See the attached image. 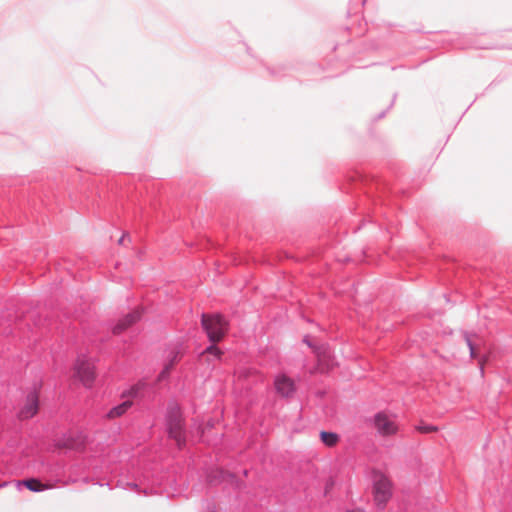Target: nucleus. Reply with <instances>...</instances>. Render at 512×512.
Masks as SVG:
<instances>
[{
	"label": "nucleus",
	"mask_w": 512,
	"mask_h": 512,
	"mask_svg": "<svg viewBox=\"0 0 512 512\" xmlns=\"http://www.w3.org/2000/svg\"><path fill=\"white\" fill-rule=\"evenodd\" d=\"M202 326L206 331L208 338L211 342L216 343L223 339L225 336L228 323L221 315H202Z\"/></svg>",
	"instance_id": "f257e3e1"
},
{
	"label": "nucleus",
	"mask_w": 512,
	"mask_h": 512,
	"mask_svg": "<svg viewBox=\"0 0 512 512\" xmlns=\"http://www.w3.org/2000/svg\"><path fill=\"white\" fill-rule=\"evenodd\" d=\"M393 484L391 480L382 473L375 474L373 479L372 494L375 504L384 508L392 497Z\"/></svg>",
	"instance_id": "f03ea898"
},
{
	"label": "nucleus",
	"mask_w": 512,
	"mask_h": 512,
	"mask_svg": "<svg viewBox=\"0 0 512 512\" xmlns=\"http://www.w3.org/2000/svg\"><path fill=\"white\" fill-rule=\"evenodd\" d=\"M373 428L382 438H392L399 432L396 417L385 412H378L372 419Z\"/></svg>",
	"instance_id": "7ed1b4c3"
},
{
	"label": "nucleus",
	"mask_w": 512,
	"mask_h": 512,
	"mask_svg": "<svg viewBox=\"0 0 512 512\" xmlns=\"http://www.w3.org/2000/svg\"><path fill=\"white\" fill-rule=\"evenodd\" d=\"M167 427L169 436L174 439L179 448H182L185 445L186 440L183 431L181 412L177 405H172L169 408Z\"/></svg>",
	"instance_id": "20e7f679"
},
{
	"label": "nucleus",
	"mask_w": 512,
	"mask_h": 512,
	"mask_svg": "<svg viewBox=\"0 0 512 512\" xmlns=\"http://www.w3.org/2000/svg\"><path fill=\"white\" fill-rule=\"evenodd\" d=\"M74 377L84 386L90 387L95 380L94 364L84 357L78 358L74 365Z\"/></svg>",
	"instance_id": "39448f33"
},
{
	"label": "nucleus",
	"mask_w": 512,
	"mask_h": 512,
	"mask_svg": "<svg viewBox=\"0 0 512 512\" xmlns=\"http://www.w3.org/2000/svg\"><path fill=\"white\" fill-rule=\"evenodd\" d=\"M274 389L280 397L291 398L296 392V385L293 379L285 374H280L274 379Z\"/></svg>",
	"instance_id": "423d86ee"
},
{
	"label": "nucleus",
	"mask_w": 512,
	"mask_h": 512,
	"mask_svg": "<svg viewBox=\"0 0 512 512\" xmlns=\"http://www.w3.org/2000/svg\"><path fill=\"white\" fill-rule=\"evenodd\" d=\"M38 407H39L38 395L35 392L30 393L27 396L26 401L19 412V417L21 419L32 418L38 412Z\"/></svg>",
	"instance_id": "0eeeda50"
},
{
	"label": "nucleus",
	"mask_w": 512,
	"mask_h": 512,
	"mask_svg": "<svg viewBox=\"0 0 512 512\" xmlns=\"http://www.w3.org/2000/svg\"><path fill=\"white\" fill-rule=\"evenodd\" d=\"M140 319V313L138 311H133L123 317L113 328L114 334H120L134 323H136Z\"/></svg>",
	"instance_id": "6e6552de"
},
{
	"label": "nucleus",
	"mask_w": 512,
	"mask_h": 512,
	"mask_svg": "<svg viewBox=\"0 0 512 512\" xmlns=\"http://www.w3.org/2000/svg\"><path fill=\"white\" fill-rule=\"evenodd\" d=\"M316 355L318 360V369L321 372H326L333 366L331 362V353L327 348H317Z\"/></svg>",
	"instance_id": "1a4fd4ad"
},
{
	"label": "nucleus",
	"mask_w": 512,
	"mask_h": 512,
	"mask_svg": "<svg viewBox=\"0 0 512 512\" xmlns=\"http://www.w3.org/2000/svg\"><path fill=\"white\" fill-rule=\"evenodd\" d=\"M17 487L25 486L27 489L33 492H40L46 489H50L52 486L48 484H43L41 481L35 478H30L22 481L16 482Z\"/></svg>",
	"instance_id": "9d476101"
},
{
	"label": "nucleus",
	"mask_w": 512,
	"mask_h": 512,
	"mask_svg": "<svg viewBox=\"0 0 512 512\" xmlns=\"http://www.w3.org/2000/svg\"><path fill=\"white\" fill-rule=\"evenodd\" d=\"M132 404L131 400L122 402L121 404L111 408L106 414V418L112 420L123 416L131 408Z\"/></svg>",
	"instance_id": "9b49d317"
},
{
	"label": "nucleus",
	"mask_w": 512,
	"mask_h": 512,
	"mask_svg": "<svg viewBox=\"0 0 512 512\" xmlns=\"http://www.w3.org/2000/svg\"><path fill=\"white\" fill-rule=\"evenodd\" d=\"M182 355L179 351H173L168 362L165 364L163 370L159 374V380L164 379L172 370L174 365L181 359Z\"/></svg>",
	"instance_id": "f8f14e48"
},
{
	"label": "nucleus",
	"mask_w": 512,
	"mask_h": 512,
	"mask_svg": "<svg viewBox=\"0 0 512 512\" xmlns=\"http://www.w3.org/2000/svg\"><path fill=\"white\" fill-rule=\"evenodd\" d=\"M320 439L327 447H334L338 444L340 437L337 433L334 432H328V431H321Z\"/></svg>",
	"instance_id": "ddd939ff"
},
{
	"label": "nucleus",
	"mask_w": 512,
	"mask_h": 512,
	"mask_svg": "<svg viewBox=\"0 0 512 512\" xmlns=\"http://www.w3.org/2000/svg\"><path fill=\"white\" fill-rule=\"evenodd\" d=\"M466 342H467V345L469 346L471 357L478 358L479 348H478L477 344L472 342V340L469 337L466 338Z\"/></svg>",
	"instance_id": "4468645a"
},
{
	"label": "nucleus",
	"mask_w": 512,
	"mask_h": 512,
	"mask_svg": "<svg viewBox=\"0 0 512 512\" xmlns=\"http://www.w3.org/2000/svg\"><path fill=\"white\" fill-rule=\"evenodd\" d=\"M416 430L420 433H434L438 431V427L433 425H419Z\"/></svg>",
	"instance_id": "2eb2a0df"
},
{
	"label": "nucleus",
	"mask_w": 512,
	"mask_h": 512,
	"mask_svg": "<svg viewBox=\"0 0 512 512\" xmlns=\"http://www.w3.org/2000/svg\"><path fill=\"white\" fill-rule=\"evenodd\" d=\"M203 354H209L216 358H220L222 352L217 346L211 345L203 352Z\"/></svg>",
	"instance_id": "dca6fc26"
},
{
	"label": "nucleus",
	"mask_w": 512,
	"mask_h": 512,
	"mask_svg": "<svg viewBox=\"0 0 512 512\" xmlns=\"http://www.w3.org/2000/svg\"><path fill=\"white\" fill-rule=\"evenodd\" d=\"M137 391H138V386H135V387L131 388V390L129 391V395L136 396Z\"/></svg>",
	"instance_id": "f3484780"
},
{
	"label": "nucleus",
	"mask_w": 512,
	"mask_h": 512,
	"mask_svg": "<svg viewBox=\"0 0 512 512\" xmlns=\"http://www.w3.org/2000/svg\"><path fill=\"white\" fill-rule=\"evenodd\" d=\"M487 359L485 357H482L479 359L480 368L483 371L484 364L486 363Z\"/></svg>",
	"instance_id": "a211bd4d"
},
{
	"label": "nucleus",
	"mask_w": 512,
	"mask_h": 512,
	"mask_svg": "<svg viewBox=\"0 0 512 512\" xmlns=\"http://www.w3.org/2000/svg\"><path fill=\"white\" fill-rule=\"evenodd\" d=\"M348 512H365V511L362 509H353V510H349Z\"/></svg>",
	"instance_id": "6ab92c4d"
},
{
	"label": "nucleus",
	"mask_w": 512,
	"mask_h": 512,
	"mask_svg": "<svg viewBox=\"0 0 512 512\" xmlns=\"http://www.w3.org/2000/svg\"><path fill=\"white\" fill-rule=\"evenodd\" d=\"M6 485H7V482H3L2 484H0V488H1V487H4V486H6Z\"/></svg>",
	"instance_id": "aec40b11"
},
{
	"label": "nucleus",
	"mask_w": 512,
	"mask_h": 512,
	"mask_svg": "<svg viewBox=\"0 0 512 512\" xmlns=\"http://www.w3.org/2000/svg\"><path fill=\"white\" fill-rule=\"evenodd\" d=\"M124 240V237H122L120 240H119V243L121 244Z\"/></svg>",
	"instance_id": "412c9836"
}]
</instances>
